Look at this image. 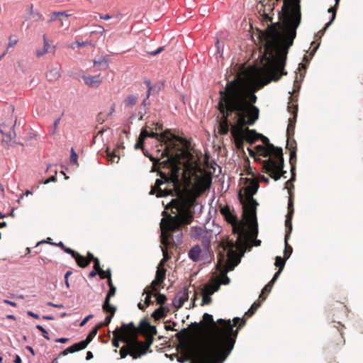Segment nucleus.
I'll return each mask as SVG.
<instances>
[{
	"instance_id": "1",
	"label": "nucleus",
	"mask_w": 363,
	"mask_h": 363,
	"mask_svg": "<svg viewBox=\"0 0 363 363\" xmlns=\"http://www.w3.org/2000/svg\"><path fill=\"white\" fill-rule=\"evenodd\" d=\"M279 18V28L272 29L266 38L262 65L252 67L245 76H236L227 82L224 90L220 91L221 100L218 106L223 118L220 125L222 134L228 133V118L233 113L240 127L253 125L258 120L259 110L254 105L257 98L250 84L259 89L287 74L284 70L287 55L301 21L300 0L285 1Z\"/></svg>"
},
{
	"instance_id": "2",
	"label": "nucleus",
	"mask_w": 363,
	"mask_h": 363,
	"mask_svg": "<svg viewBox=\"0 0 363 363\" xmlns=\"http://www.w3.org/2000/svg\"><path fill=\"white\" fill-rule=\"evenodd\" d=\"M221 213L225 220L232 225L233 233L235 235V240L231 241L230 246L226 249V258L223 257L220 260V264L223 265L224 273L233 270L234 268L240 262L241 257L244 255L247 247L249 245L250 238L255 239L257 237H252V225L246 221L249 225V231L242 221L238 220L237 216L231 212L228 206L221 209ZM245 220H247L245 219Z\"/></svg>"
},
{
	"instance_id": "3",
	"label": "nucleus",
	"mask_w": 363,
	"mask_h": 363,
	"mask_svg": "<svg viewBox=\"0 0 363 363\" xmlns=\"http://www.w3.org/2000/svg\"><path fill=\"white\" fill-rule=\"evenodd\" d=\"M237 336L238 332L233 338L223 334L221 342L216 339L203 340L191 347V355L197 358L201 363H214L217 362L220 354H223L220 360V363H222L233 350Z\"/></svg>"
},
{
	"instance_id": "4",
	"label": "nucleus",
	"mask_w": 363,
	"mask_h": 363,
	"mask_svg": "<svg viewBox=\"0 0 363 363\" xmlns=\"http://www.w3.org/2000/svg\"><path fill=\"white\" fill-rule=\"evenodd\" d=\"M259 187V183L255 180L247 181L245 186L243 188L245 194L247 196V202L243 203V216L245 219L252 225V237H257L258 235V223L257 219V206L258 203L252 198Z\"/></svg>"
},
{
	"instance_id": "5",
	"label": "nucleus",
	"mask_w": 363,
	"mask_h": 363,
	"mask_svg": "<svg viewBox=\"0 0 363 363\" xmlns=\"http://www.w3.org/2000/svg\"><path fill=\"white\" fill-rule=\"evenodd\" d=\"M258 137L262 138L263 143L266 145L267 152L273 155L274 159H269L264 161L263 168L265 172L269 174L270 177L275 181L280 179L281 176L285 174L286 172L283 169L284 168V158H283V150L281 147L274 146V145L269 143V139L257 133L256 140Z\"/></svg>"
},
{
	"instance_id": "6",
	"label": "nucleus",
	"mask_w": 363,
	"mask_h": 363,
	"mask_svg": "<svg viewBox=\"0 0 363 363\" xmlns=\"http://www.w3.org/2000/svg\"><path fill=\"white\" fill-rule=\"evenodd\" d=\"M138 330L133 322H130L128 324L122 323L121 328L118 331L121 333V340L130 348L131 352L130 356L133 359H138L147 353L149 347L152 344V340L145 345L143 342L138 340Z\"/></svg>"
},
{
	"instance_id": "7",
	"label": "nucleus",
	"mask_w": 363,
	"mask_h": 363,
	"mask_svg": "<svg viewBox=\"0 0 363 363\" xmlns=\"http://www.w3.org/2000/svg\"><path fill=\"white\" fill-rule=\"evenodd\" d=\"M203 322L210 323L211 325V329L213 330V333L208 335L206 337H201L199 340L196 341L195 344H199L203 340H209V339H216L218 341H220V342L223 341L221 335H225L226 337H228L229 338H233L234 337V335L235 333H238V330L233 329V325H232L231 320L230 319L228 320H224L223 318H219L217 320V323H218V325H216V323L214 322L213 315L205 313L203 315V320L200 321V323L195 322L194 324L196 326H199L200 324H202Z\"/></svg>"
},
{
	"instance_id": "8",
	"label": "nucleus",
	"mask_w": 363,
	"mask_h": 363,
	"mask_svg": "<svg viewBox=\"0 0 363 363\" xmlns=\"http://www.w3.org/2000/svg\"><path fill=\"white\" fill-rule=\"evenodd\" d=\"M174 216H169V218L166 220L164 218L161 219L160 222V239L161 242L164 245H168L170 240L176 245H179L182 242V232L180 229L182 225H186L183 223L176 213Z\"/></svg>"
},
{
	"instance_id": "9",
	"label": "nucleus",
	"mask_w": 363,
	"mask_h": 363,
	"mask_svg": "<svg viewBox=\"0 0 363 363\" xmlns=\"http://www.w3.org/2000/svg\"><path fill=\"white\" fill-rule=\"evenodd\" d=\"M167 208H174L176 211H172V213L179 216L180 220L186 224H190L193 220L194 215L201 214L203 210L201 203L196 200L180 201L177 199H172Z\"/></svg>"
},
{
	"instance_id": "10",
	"label": "nucleus",
	"mask_w": 363,
	"mask_h": 363,
	"mask_svg": "<svg viewBox=\"0 0 363 363\" xmlns=\"http://www.w3.org/2000/svg\"><path fill=\"white\" fill-rule=\"evenodd\" d=\"M232 135L235 140L236 147L238 149L243 148L244 142L246 140L250 143H254L256 140V136L257 133L255 130H250L249 128L242 129H233L232 130Z\"/></svg>"
},
{
	"instance_id": "11",
	"label": "nucleus",
	"mask_w": 363,
	"mask_h": 363,
	"mask_svg": "<svg viewBox=\"0 0 363 363\" xmlns=\"http://www.w3.org/2000/svg\"><path fill=\"white\" fill-rule=\"evenodd\" d=\"M15 124L16 123L11 127L4 124L0 125V133L4 136L2 143L8 145L13 139H15L16 135L14 130Z\"/></svg>"
},
{
	"instance_id": "12",
	"label": "nucleus",
	"mask_w": 363,
	"mask_h": 363,
	"mask_svg": "<svg viewBox=\"0 0 363 363\" xmlns=\"http://www.w3.org/2000/svg\"><path fill=\"white\" fill-rule=\"evenodd\" d=\"M63 251L70 255L76 260L80 267L84 268L89 264V261H86V257L75 252L74 250L65 246Z\"/></svg>"
},
{
	"instance_id": "13",
	"label": "nucleus",
	"mask_w": 363,
	"mask_h": 363,
	"mask_svg": "<svg viewBox=\"0 0 363 363\" xmlns=\"http://www.w3.org/2000/svg\"><path fill=\"white\" fill-rule=\"evenodd\" d=\"M82 77L84 79V84L90 87L97 88L102 82L101 74H96L94 76L83 75Z\"/></svg>"
},
{
	"instance_id": "14",
	"label": "nucleus",
	"mask_w": 363,
	"mask_h": 363,
	"mask_svg": "<svg viewBox=\"0 0 363 363\" xmlns=\"http://www.w3.org/2000/svg\"><path fill=\"white\" fill-rule=\"evenodd\" d=\"M165 279V269H157L156 272L155 279L151 283V287L153 291H157V286L163 282Z\"/></svg>"
},
{
	"instance_id": "15",
	"label": "nucleus",
	"mask_w": 363,
	"mask_h": 363,
	"mask_svg": "<svg viewBox=\"0 0 363 363\" xmlns=\"http://www.w3.org/2000/svg\"><path fill=\"white\" fill-rule=\"evenodd\" d=\"M187 300L188 294L184 291H180L173 299L172 304L175 308H179Z\"/></svg>"
},
{
	"instance_id": "16",
	"label": "nucleus",
	"mask_w": 363,
	"mask_h": 363,
	"mask_svg": "<svg viewBox=\"0 0 363 363\" xmlns=\"http://www.w3.org/2000/svg\"><path fill=\"white\" fill-rule=\"evenodd\" d=\"M99 326L96 325L89 332L85 340L78 342L82 350L85 349L93 338L96 335Z\"/></svg>"
},
{
	"instance_id": "17",
	"label": "nucleus",
	"mask_w": 363,
	"mask_h": 363,
	"mask_svg": "<svg viewBox=\"0 0 363 363\" xmlns=\"http://www.w3.org/2000/svg\"><path fill=\"white\" fill-rule=\"evenodd\" d=\"M140 326L141 328H144V329L146 330V333L152 337L151 340L147 342L148 344L151 340L152 341L153 335L157 334V328L155 325H150V323L145 319H143L140 321Z\"/></svg>"
},
{
	"instance_id": "18",
	"label": "nucleus",
	"mask_w": 363,
	"mask_h": 363,
	"mask_svg": "<svg viewBox=\"0 0 363 363\" xmlns=\"http://www.w3.org/2000/svg\"><path fill=\"white\" fill-rule=\"evenodd\" d=\"M220 288V285L217 283L213 284H206L201 289V295L211 296L217 291Z\"/></svg>"
},
{
	"instance_id": "19",
	"label": "nucleus",
	"mask_w": 363,
	"mask_h": 363,
	"mask_svg": "<svg viewBox=\"0 0 363 363\" xmlns=\"http://www.w3.org/2000/svg\"><path fill=\"white\" fill-rule=\"evenodd\" d=\"M201 252V247L199 245H194L191 250L189 251L188 255L189 257L193 262H198L200 259V255Z\"/></svg>"
},
{
	"instance_id": "20",
	"label": "nucleus",
	"mask_w": 363,
	"mask_h": 363,
	"mask_svg": "<svg viewBox=\"0 0 363 363\" xmlns=\"http://www.w3.org/2000/svg\"><path fill=\"white\" fill-rule=\"evenodd\" d=\"M212 238V231L207 230L204 234H203L201 238L199 239L201 242V245L204 249L208 251V247L211 243Z\"/></svg>"
},
{
	"instance_id": "21",
	"label": "nucleus",
	"mask_w": 363,
	"mask_h": 363,
	"mask_svg": "<svg viewBox=\"0 0 363 363\" xmlns=\"http://www.w3.org/2000/svg\"><path fill=\"white\" fill-rule=\"evenodd\" d=\"M294 208H288V213L286 216L285 225L286 227V231L288 235H290L292 231V223L291 220L294 215Z\"/></svg>"
},
{
	"instance_id": "22",
	"label": "nucleus",
	"mask_w": 363,
	"mask_h": 363,
	"mask_svg": "<svg viewBox=\"0 0 363 363\" xmlns=\"http://www.w3.org/2000/svg\"><path fill=\"white\" fill-rule=\"evenodd\" d=\"M108 284L109 286V290H108V294L105 298V306H107L108 304V302L110 301V298L115 295L116 291V287L113 286V284L112 283L111 274L109 272H108Z\"/></svg>"
},
{
	"instance_id": "23",
	"label": "nucleus",
	"mask_w": 363,
	"mask_h": 363,
	"mask_svg": "<svg viewBox=\"0 0 363 363\" xmlns=\"http://www.w3.org/2000/svg\"><path fill=\"white\" fill-rule=\"evenodd\" d=\"M46 77L48 80L50 82H55L57 80L61 77L60 68L54 67L50 69Z\"/></svg>"
},
{
	"instance_id": "24",
	"label": "nucleus",
	"mask_w": 363,
	"mask_h": 363,
	"mask_svg": "<svg viewBox=\"0 0 363 363\" xmlns=\"http://www.w3.org/2000/svg\"><path fill=\"white\" fill-rule=\"evenodd\" d=\"M169 311V308L164 306H160L157 308L152 314V317L156 320H159L166 316Z\"/></svg>"
},
{
	"instance_id": "25",
	"label": "nucleus",
	"mask_w": 363,
	"mask_h": 363,
	"mask_svg": "<svg viewBox=\"0 0 363 363\" xmlns=\"http://www.w3.org/2000/svg\"><path fill=\"white\" fill-rule=\"evenodd\" d=\"M163 184H164V182L162 179H157L155 181V186L158 188V191H156L155 189L152 188L150 191V194H156L157 197H162V196H165L166 195L169 194V193H165L164 191H162L160 189V186Z\"/></svg>"
},
{
	"instance_id": "26",
	"label": "nucleus",
	"mask_w": 363,
	"mask_h": 363,
	"mask_svg": "<svg viewBox=\"0 0 363 363\" xmlns=\"http://www.w3.org/2000/svg\"><path fill=\"white\" fill-rule=\"evenodd\" d=\"M93 62L94 66H101V67L99 68V69H106L108 67V60L103 56L94 59Z\"/></svg>"
},
{
	"instance_id": "27",
	"label": "nucleus",
	"mask_w": 363,
	"mask_h": 363,
	"mask_svg": "<svg viewBox=\"0 0 363 363\" xmlns=\"http://www.w3.org/2000/svg\"><path fill=\"white\" fill-rule=\"evenodd\" d=\"M191 238L194 239H199L201 236L204 234L207 230L201 227H192L191 229Z\"/></svg>"
},
{
	"instance_id": "28",
	"label": "nucleus",
	"mask_w": 363,
	"mask_h": 363,
	"mask_svg": "<svg viewBox=\"0 0 363 363\" xmlns=\"http://www.w3.org/2000/svg\"><path fill=\"white\" fill-rule=\"evenodd\" d=\"M82 349L81 348L80 345H78V342L68 347L67 348H66L65 350H64L60 354V355H62V356H65V355H67L69 353H73V352H78V351H80L82 350Z\"/></svg>"
},
{
	"instance_id": "29",
	"label": "nucleus",
	"mask_w": 363,
	"mask_h": 363,
	"mask_svg": "<svg viewBox=\"0 0 363 363\" xmlns=\"http://www.w3.org/2000/svg\"><path fill=\"white\" fill-rule=\"evenodd\" d=\"M289 236L290 235H288L287 232H286L284 238L285 249L284 250V257L286 259H289L293 252V248L288 243Z\"/></svg>"
},
{
	"instance_id": "30",
	"label": "nucleus",
	"mask_w": 363,
	"mask_h": 363,
	"mask_svg": "<svg viewBox=\"0 0 363 363\" xmlns=\"http://www.w3.org/2000/svg\"><path fill=\"white\" fill-rule=\"evenodd\" d=\"M149 137L155 138L157 140L160 141L161 143H166V141L168 140L167 136L166 135L165 133H158L152 130L149 131Z\"/></svg>"
},
{
	"instance_id": "31",
	"label": "nucleus",
	"mask_w": 363,
	"mask_h": 363,
	"mask_svg": "<svg viewBox=\"0 0 363 363\" xmlns=\"http://www.w3.org/2000/svg\"><path fill=\"white\" fill-rule=\"evenodd\" d=\"M296 162V150H291L290 152V158H289V162L291 164V172H292V177H294V169H295V163ZM292 179H294V178H291L289 181L286 182V184L289 183Z\"/></svg>"
},
{
	"instance_id": "32",
	"label": "nucleus",
	"mask_w": 363,
	"mask_h": 363,
	"mask_svg": "<svg viewBox=\"0 0 363 363\" xmlns=\"http://www.w3.org/2000/svg\"><path fill=\"white\" fill-rule=\"evenodd\" d=\"M58 17H62L61 21L67 20L69 15L65 12H53L51 14L50 19L48 21V23H51L57 20Z\"/></svg>"
},
{
	"instance_id": "33",
	"label": "nucleus",
	"mask_w": 363,
	"mask_h": 363,
	"mask_svg": "<svg viewBox=\"0 0 363 363\" xmlns=\"http://www.w3.org/2000/svg\"><path fill=\"white\" fill-rule=\"evenodd\" d=\"M138 97L135 95H128L124 101L125 106L133 107L137 103Z\"/></svg>"
},
{
	"instance_id": "34",
	"label": "nucleus",
	"mask_w": 363,
	"mask_h": 363,
	"mask_svg": "<svg viewBox=\"0 0 363 363\" xmlns=\"http://www.w3.org/2000/svg\"><path fill=\"white\" fill-rule=\"evenodd\" d=\"M287 259H286L284 257H279V256L276 257V258H275V266L279 267V269H283L284 266H285L286 261Z\"/></svg>"
},
{
	"instance_id": "35",
	"label": "nucleus",
	"mask_w": 363,
	"mask_h": 363,
	"mask_svg": "<svg viewBox=\"0 0 363 363\" xmlns=\"http://www.w3.org/2000/svg\"><path fill=\"white\" fill-rule=\"evenodd\" d=\"M335 20V14L333 15H331V18H330V20L325 24V27L323 28V30H321L320 31H319V33H318V38L320 39L325 32L326 31V30L330 26V25L333 23V22Z\"/></svg>"
},
{
	"instance_id": "36",
	"label": "nucleus",
	"mask_w": 363,
	"mask_h": 363,
	"mask_svg": "<svg viewBox=\"0 0 363 363\" xmlns=\"http://www.w3.org/2000/svg\"><path fill=\"white\" fill-rule=\"evenodd\" d=\"M335 20V14L333 15H331V18H330V20L325 24V27L323 28V30H321L320 31H319V33H318V38L320 39L325 32L326 31V30L330 26V25L333 23V22Z\"/></svg>"
},
{
	"instance_id": "37",
	"label": "nucleus",
	"mask_w": 363,
	"mask_h": 363,
	"mask_svg": "<svg viewBox=\"0 0 363 363\" xmlns=\"http://www.w3.org/2000/svg\"><path fill=\"white\" fill-rule=\"evenodd\" d=\"M335 20V14L333 15H331V18H330V20L325 24V27L323 28V30H321L320 31H319V33H318V38L320 39L325 32L326 31V30L330 26V25L333 23V22Z\"/></svg>"
},
{
	"instance_id": "38",
	"label": "nucleus",
	"mask_w": 363,
	"mask_h": 363,
	"mask_svg": "<svg viewBox=\"0 0 363 363\" xmlns=\"http://www.w3.org/2000/svg\"><path fill=\"white\" fill-rule=\"evenodd\" d=\"M335 20V14L333 15H331V18H330V20L325 24V27L323 28V30H321L320 31H319V33H318V38L320 39L325 32L326 31V30L330 26V25L333 23V22Z\"/></svg>"
},
{
	"instance_id": "39",
	"label": "nucleus",
	"mask_w": 363,
	"mask_h": 363,
	"mask_svg": "<svg viewBox=\"0 0 363 363\" xmlns=\"http://www.w3.org/2000/svg\"><path fill=\"white\" fill-rule=\"evenodd\" d=\"M145 83L146 84V86L147 88V95L146 98L143 101V103H142V105L144 107H145L147 105V103H146L147 99L149 98V96L151 94L152 89V86L151 82L150 80H148V79L145 80Z\"/></svg>"
},
{
	"instance_id": "40",
	"label": "nucleus",
	"mask_w": 363,
	"mask_h": 363,
	"mask_svg": "<svg viewBox=\"0 0 363 363\" xmlns=\"http://www.w3.org/2000/svg\"><path fill=\"white\" fill-rule=\"evenodd\" d=\"M107 155L108 157V161L111 162H116L118 163L119 161V157L116 155V150H114L112 152H110L108 150H107Z\"/></svg>"
},
{
	"instance_id": "41",
	"label": "nucleus",
	"mask_w": 363,
	"mask_h": 363,
	"mask_svg": "<svg viewBox=\"0 0 363 363\" xmlns=\"http://www.w3.org/2000/svg\"><path fill=\"white\" fill-rule=\"evenodd\" d=\"M114 314H115V309L113 308L112 309V314L110 313L108 315H107L105 318L104 320L102 323H101L98 326H99V328H100L101 326H107V325H108V324L111 323V319H112L113 316L114 315Z\"/></svg>"
},
{
	"instance_id": "42",
	"label": "nucleus",
	"mask_w": 363,
	"mask_h": 363,
	"mask_svg": "<svg viewBox=\"0 0 363 363\" xmlns=\"http://www.w3.org/2000/svg\"><path fill=\"white\" fill-rule=\"evenodd\" d=\"M130 352H131V350L126 344V347L121 348L120 350L121 358L124 359L128 354L130 355Z\"/></svg>"
},
{
	"instance_id": "43",
	"label": "nucleus",
	"mask_w": 363,
	"mask_h": 363,
	"mask_svg": "<svg viewBox=\"0 0 363 363\" xmlns=\"http://www.w3.org/2000/svg\"><path fill=\"white\" fill-rule=\"evenodd\" d=\"M113 335H114V337L113 338L112 340V345L114 347H119L120 346V344H119V340L117 339L116 336L118 335V333H120L118 331V328H117L113 332Z\"/></svg>"
},
{
	"instance_id": "44",
	"label": "nucleus",
	"mask_w": 363,
	"mask_h": 363,
	"mask_svg": "<svg viewBox=\"0 0 363 363\" xmlns=\"http://www.w3.org/2000/svg\"><path fill=\"white\" fill-rule=\"evenodd\" d=\"M147 137H149V131L147 130L146 128H143L141 130V132H140V136H139L138 139H140V141L142 143H144V141H145V138H147Z\"/></svg>"
},
{
	"instance_id": "45",
	"label": "nucleus",
	"mask_w": 363,
	"mask_h": 363,
	"mask_svg": "<svg viewBox=\"0 0 363 363\" xmlns=\"http://www.w3.org/2000/svg\"><path fill=\"white\" fill-rule=\"evenodd\" d=\"M260 306V303H254L251 308L245 313L246 315L251 316L252 315L255 311Z\"/></svg>"
},
{
	"instance_id": "46",
	"label": "nucleus",
	"mask_w": 363,
	"mask_h": 363,
	"mask_svg": "<svg viewBox=\"0 0 363 363\" xmlns=\"http://www.w3.org/2000/svg\"><path fill=\"white\" fill-rule=\"evenodd\" d=\"M157 302L160 306H163V304L167 301V297L165 295L158 293L156 296Z\"/></svg>"
},
{
	"instance_id": "47",
	"label": "nucleus",
	"mask_w": 363,
	"mask_h": 363,
	"mask_svg": "<svg viewBox=\"0 0 363 363\" xmlns=\"http://www.w3.org/2000/svg\"><path fill=\"white\" fill-rule=\"evenodd\" d=\"M146 294V296L145 298V303L147 305V306H149L152 303V301H151V293L150 291L147 289H144V291H143V294Z\"/></svg>"
},
{
	"instance_id": "48",
	"label": "nucleus",
	"mask_w": 363,
	"mask_h": 363,
	"mask_svg": "<svg viewBox=\"0 0 363 363\" xmlns=\"http://www.w3.org/2000/svg\"><path fill=\"white\" fill-rule=\"evenodd\" d=\"M70 153V162L72 164H77V155L73 147L71 148Z\"/></svg>"
},
{
	"instance_id": "49",
	"label": "nucleus",
	"mask_w": 363,
	"mask_h": 363,
	"mask_svg": "<svg viewBox=\"0 0 363 363\" xmlns=\"http://www.w3.org/2000/svg\"><path fill=\"white\" fill-rule=\"evenodd\" d=\"M294 129H295V125H294L292 123L288 124L286 132H287V135H288L289 139H290L291 137L294 136Z\"/></svg>"
},
{
	"instance_id": "50",
	"label": "nucleus",
	"mask_w": 363,
	"mask_h": 363,
	"mask_svg": "<svg viewBox=\"0 0 363 363\" xmlns=\"http://www.w3.org/2000/svg\"><path fill=\"white\" fill-rule=\"evenodd\" d=\"M282 270L283 269H279L278 271L274 274L273 278L269 282V288L273 286V285L274 284L275 281L277 280V279L279 278L280 274L281 273Z\"/></svg>"
},
{
	"instance_id": "51",
	"label": "nucleus",
	"mask_w": 363,
	"mask_h": 363,
	"mask_svg": "<svg viewBox=\"0 0 363 363\" xmlns=\"http://www.w3.org/2000/svg\"><path fill=\"white\" fill-rule=\"evenodd\" d=\"M233 323H232V325L234 326H235L240 321L241 322L238 328H237L236 330H238L239 331V328H240L241 327H242L245 324V319H241L239 317H235L233 318Z\"/></svg>"
},
{
	"instance_id": "52",
	"label": "nucleus",
	"mask_w": 363,
	"mask_h": 363,
	"mask_svg": "<svg viewBox=\"0 0 363 363\" xmlns=\"http://www.w3.org/2000/svg\"><path fill=\"white\" fill-rule=\"evenodd\" d=\"M102 308H103V310L106 312H108L109 313H111L112 314V309H115V311H116V308L113 306H111L110 304V301L108 302V304L107 306H105V301L103 303V306H102Z\"/></svg>"
},
{
	"instance_id": "53",
	"label": "nucleus",
	"mask_w": 363,
	"mask_h": 363,
	"mask_svg": "<svg viewBox=\"0 0 363 363\" xmlns=\"http://www.w3.org/2000/svg\"><path fill=\"white\" fill-rule=\"evenodd\" d=\"M36 328L38 330H39L40 332H42L43 333V336L46 339V340H50V337H49V335H48V331L40 325H36Z\"/></svg>"
},
{
	"instance_id": "54",
	"label": "nucleus",
	"mask_w": 363,
	"mask_h": 363,
	"mask_svg": "<svg viewBox=\"0 0 363 363\" xmlns=\"http://www.w3.org/2000/svg\"><path fill=\"white\" fill-rule=\"evenodd\" d=\"M94 262V268L95 269H98L100 272V273H104L105 271L103 270L101 267H100V262H99V259L98 258H96L94 259V260L93 261Z\"/></svg>"
},
{
	"instance_id": "55",
	"label": "nucleus",
	"mask_w": 363,
	"mask_h": 363,
	"mask_svg": "<svg viewBox=\"0 0 363 363\" xmlns=\"http://www.w3.org/2000/svg\"><path fill=\"white\" fill-rule=\"evenodd\" d=\"M61 117L57 118L53 123V129L51 132L52 135H55L57 132V128L60 122Z\"/></svg>"
},
{
	"instance_id": "56",
	"label": "nucleus",
	"mask_w": 363,
	"mask_h": 363,
	"mask_svg": "<svg viewBox=\"0 0 363 363\" xmlns=\"http://www.w3.org/2000/svg\"><path fill=\"white\" fill-rule=\"evenodd\" d=\"M272 287H270V288H269V284H267L264 286V289H263V290H262V294L259 296V298H262V301H264V300L266 299V296H263V295H262V294H263L264 292L269 293V292L271 291V290H272Z\"/></svg>"
},
{
	"instance_id": "57",
	"label": "nucleus",
	"mask_w": 363,
	"mask_h": 363,
	"mask_svg": "<svg viewBox=\"0 0 363 363\" xmlns=\"http://www.w3.org/2000/svg\"><path fill=\"white\" fill-rule=\"evenodd\" d=\"M202 296V305H208L211 302V296H206V295H201Z\"/></svg>"
},
{
	"instance_id": "58",
	"label": "nucleus",
	"mask_w": 363,
	"mask_h": 363,
	"mask_svg": "<svg viewBox=\"0 0 363 363\" xmlns=\"http://www.w3.org/2000/svg\"><path fill=\"white\" fill-rule=\"evenodd\" d=\"M72 274V271H67L65 274V285L67 286V288H69V277Z\"/></svg>"
},
{
	"instance_id": "59",
	"label": "nucleus",
	"mask_w": 363,
	"mask_h": 363,
	"mask_svg": "<svg viewBox=\"0 0 363 363\" xmlns=\"http://www.w3.org/2000/svg\"><path fill=\"white\" fill-rule=\"evenodd\" d=\"M33 15V18L35 20V21H40L43 19V16L42 14L36 11L35 12H33V13L32 14Z\"/></svg>"
},
{
	"instance_id": "60",
	"label": "nucleus",
	"mask_w": 363,
	"mask_h": 363,
	"mask_svg": "<svg viewBox=\"0 0 363 363\" xmlns=\"http://www.w3.org/2000/svg\"><path fill=\"white\" fill-rule=\"evenodd\" d=\"M294 89L293 90L294 92H296V91H299V89H300V82H298V79H297V76L296 77V79L294 80Z\"/></svg>"
},
{
	"instance_id": "61",
	"label": "nucleus",
	"mask_w": 363,
	"mask_h": 363,
	"mask_svg": "<svg viewBox=\"0 0 363 363\" xmlns=\"http://www.w3.org/2000/svg\"><path fill=\"white\" fill-rule=\"evenodd\" d=\"M93 317V315L92 314H90L87 316H86L82 320V322L80 323L79 324V326H84L86 323L87 321L91 318Z\"/></svg>"
},
{
	"instance_id": "62",
	"label": "nucleus",
	"mask_w": 363,
	"mask_h": 363,
	"mask_svg": "<svg viewBox=\"0 0 363 363\" xmlns=\"http://www.w3.org/2000/svg\"><path fill=\"white\" fill-rule=\"evenodd\" d=\"M87 257H88V259H86V261H89V262H90L91 261H94V259H96V257H95L94 256V255H93L92 253H91L90 252H87Z\"/></svg>"
},
{
	"instance_id": "63",
	"label": "nucleus",
	"mask_w": 363,
	"mask_h": 363,
	"mask_svg": "<svg viewBox=\"0 0 363 363\" xmlns=\"http://www.w3.org/2000/svg\"><path fill=\"white\" fill-rule=\"evenodd\" d=\"M297 113H295L294 116L289 119V123L296 124Z\"/></svg>"
},
{
	"instance_id": "64",
	"label": "nucleus",
	"mask_w": 363,
	"mask_h": 363,
	"mask_svg": "<svg viewBox=\"0 0 363 363\" xmlns=\"http://www.w3.org/2000/svg\"><path fill=\"white\" fill-rule=\"evenodd\" d=\"M27 314H28L29 316H31V317H33V318H39V317H40V316H39V315H38V313H34V312H33V311H28L27 312Z\"/></svg>"
}]
</instances>
